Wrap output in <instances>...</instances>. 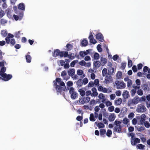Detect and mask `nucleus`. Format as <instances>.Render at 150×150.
<instances>
[{"instance_id": "obj_9", "label": "nucleus", "mask_w": 150, "mask_h": 150, "mask_svg": "<svg viewBox=\"0 0 150 150\" xmlns=\"http://www.w3.org/2000/svg\"><path fill=\"white\" fill-rule=\"evenodd\" d=\"M136 84H134L132 87L134 88L139 89L140 88V85L141 82L139 80L137 79L135 81Z\"/></svg>"}, {"instance_id": "obj_60", "label": "nucleus", "mask_w": 150, "mask_h": 150, "mask_svg": "<svg viewBox=\"0 0 150 150\" xmlns=\"http://www.w3.org/2000/svg\"><path fill=\"white\" fill-rule=\"evenodd\" d=\"M105 104L107 106H111L112 105V103L108 100L106 101Z\"/></svg>"}, {"instance_id": "obj_28", "label": "nucleus", "mask_w": 150, "mask_h": 150, "mask_svg": "<svg viewBox=\"0 0 150 150\" xmlns=\"http://www.w3.org/2000/svg\"><path fill=\"white\" fill-rule=\"evenodd\" d=\"M115 131L118 133H120L121 132V126H115L114 128Z\"/></svg>"}, {"instance_id": "obj_21", "label": "nucleus", "mask_w": 150, "mask_h": 150, "mask_svg": "<svg viewBox=\"0 0 150 150\" xmlns=\"http://www.w3.org/2000/svg\"><path fill=\"white\" fill-rule=\"evenodd\" d=\"M75 70L74 69H69L68 71V75L70 76H72L74 74Z\"/></svg>"}, {"instance_id": "obj_18", "label": "nucleus", "mask_w": 150, "mask_h": 150, "mask_svg": "<svg viewBox=\"0 0 150 150\" xmlns=\"http://www.w3.org/2000/svg\"><path fill=\"white\" fill-rule=\"evenodd\" d=\"M86 90L85 88H82L79 89L78 91L80 95L82 96H83L85 94V91Z\"/></svg>"}, {"instance_id": "obj_16", "label": "nucleus", "mask_w": 150, "mask_h": 150, "mask_svg": "<svg viewBox=\"0 0 150 150\" xmlns=\"http://www.w3.org/2000/svg\"><path fill=\"white\" fill-rule=\"evenodd\" d=\"M91 50H87L86 51H81L79 53L80 55L82 57H84L85 56L88 54Z\"/></svg>"}, {"instance_id": "obj_27", "label": "nucleus", "mask_w": 150, "mask_h": 150, "mask_svg": "<svg viewBox=\"0 0 150 150\" xmlns=\"http://www.w3.org/2000/svg\"><path fill=\"white\" fill-rule=\"evenodd\" d=\"M93 65L95 67L98 68L100 66V63L99 61H97L94 62Z\"/></svg>"}, {"instance_id": "obj_45", "label": "nucleus", "mask_w": 150, "mask_h": 150, "mask_svg": "<svg viewBox=\"0 0 150 150\" xmlns=\"http://www.w3.org/2000/svg\"><path fill=\"white\" fill-rule=\"evenodd\" d=\"M137 119L136 117L134 118L132 121V123L133 125H136L137 122Z\"/></svg>"}, {"instance_id": "obj_61", "label": "nucleus", "mask_w": 150, "mask_h": 150, "mask_svg": "<svg viewBox=\"0 0 150 150\" xmlns=\"http://www.w3.org/2000/svg\"><path fill=\"white\" fill-rule=\"evenodd\" d=\"M26 59L27 62H31V58L30 55H28L26 56Z\"/></svg>"}, {"instance_id": "obj_41", "label": "nucleus", "mask_w": 150, "mask_h": 150, "mask_svg": "<svg viewBox=\"0 0 150 150\" xmlns=\"http://www.w3.org/2000/svg\"><path fill=\"white\" fill-rule=\"evenodd\" d=\"M93 57L95 59H98L99 58L100 55L98 53L96 52L94 53Z\"/></svg>"}, {"instance_id": "obj_54", "label": "nucleus", "mask_w": 150, "mask_h": 150, "mask_svg": "<svg viewBox=\"0 0 150 150\" xmlns=\"http://www.w3.org/2000/svg\"><path fill=\"white\" fill-rule=\"evenodd\" d=\"M120 109L118 107H116L115 108L114 110V112L116 113H118L120 112Z\"/></svg>"}, {"instance_id": "obj_59", "label": "nucleus", "mask_w": 150, "mask_h": 150, "mask_svg": "<svg viewBox=\"0 0 150 150\" xmlns=\"http://www.w3.org/2000/svg\"><path fill=\"white\" fill-rule=\"evenodd\" d=\"M132 65V62L131 60H129L128 61V66L129 67H131Z\"/></svg>"}, {"instance_id": "obj_4", "label": "nucleus", "mask_w": 150, "mask_h": 150, "mask_svg": "<svg viewBox=\"0 0 150 150\" xmlns=\"http://www.w3.org/2000/svg\"><path fill=\"white\" fill-rule=\"evenodd\" d=\"M139 102V98L138 97H135L132 99L129 100L128 102V105L130 106L132 104H137Z\"/></svg>"}, {"instance_id": "obj_50", "label": "nucleus", "mask_w": 150, "mask_h": 150, "mask_svg": "<svg viewBox=\"0 0 150 150\" xmlns=\"http://www.w3.org/2000/svg\"><path fill=\"white\" fill-rule=\"evenodd\" d=\"M114 107L113 106H110L108 108V110L109 112H112L113 111Z\"/></svg>"}, {"instance_id": "obj_47", "label": "nucleus", "mask_w": 150, "mask_h": 150, "mask_svg": "<svg viewBox=\"0 0 150 150\" xmlns=\"http://www.w3.org/2000/svg\"><path fill=\"white\" fill-rule=\"evenodd\" d=\"M100 135H103L106 132V130L105 129H100Z\"/></svg>"}, {"instance_id": "obj_26", "label": "nucleus", "mask_w": 150, "mask_h": 150, "mask_svg": "<svg viewBox=\"0 0 150 150\" xmlns=\"http://www.w3.org/2000/svg\"><path fill=\"white\" fill-rule=\"evenodd\" d=\"M1 34L3 37H5L7 35V32L6 30H2L1 31Z\"/></svg>"}, {"instance_id": "obj_55", "label": "nucleus", "mask_w": 150, "mask_h": 150, "mask_svg": "<svg viewBox=\"0 0 150 150\" xmlns=\"http://www.w3.org/2000/svg\"><path fill=\"white\" fill-rule=\"evenodd\" d=\"M88 82V79L87 78H84L83 81V83L84 85L86 84Z\"/></svg>"}, {"instance_id": "obj_29", "label": "nucleus", "mask_w": 150, "mask_h": 150, "mask_svg": "<svg viewBox=\"0 0 150 150\" xmlns=\"http://www.w3.org/2000/svg\"><path fill=\"white\" fill-rule=\"evenodd\" d=\"M18 8L22 10H24L25 9V6L23 3H21L19 4L18 6Z\"/></svg>"}, {"instance_id": "obj_12", "label": "nucleus", "mask_w": 150, "mask_h": 150, "mask_svg": "<svg viewBox=\"0 0 150 150\" xmlns=\"http://www.w3.org/2000/svg\"><path fill=\"white\" fill-rule=\"evenodd\" d=\"M124 81L127 83V86L129 87H130L132 84V80L128 77H126L124 79Z\"/></svg>"}, {"instance_id": "obj_24", "label": "nucleus", "mask_w": 150, "mask_h": 150, "mask_svg": "<svg viewBox=\"0 0 150 150\" xmlns=\"http://www.w3.org/2000/svg\"><path fill=\"white\" fill-rule=\"evenodd\" d=\"M122 122L124 125H127V126H128L129 125V120L128 118H125L123 119Z\"/></svg>"}, {"instance_id": "obj_33", "label": "nucleus", "mask_w": 150, "mask_h": 150, "mask_svg": "<svg viewBox=\"0 0 150 150\" xmlns=\"http://www.w3.org/2000/svg\"><path fill=\"white\" fill-rule=\"evenodd\" d=\"M122 95L124 98H127L128 97L129 92L127 91H125L123 92Z\"/></svg>"}, {"instance_id": "obj_20", "label": "nucleus", "mask_w": 150, "mask_h": 150, "mask_svg": "<svg viewBox=\"0 0 150 150\" xmlns=\"http://www.w3.org/2000/svg\"><path fill=\"white\" fill-rule=\"evenodd\" d=\"M98 97L100 99L102 100V102L104 103L105 102V96L102 93L99 94Z\"/></svg>"}, {"instance_id": "obj_56", "label": "nucleus", "mask_w": 150, "mask_h": 150, "mask_svg": "<svg viewBox=\"0 0 150 150\" xmlns=\"http://www.w3.org/2000/svg\"><path fill=\"white\" fill-rule=\"evenodd\" d=\"M78 62L77 60H74L72 61L70 64V66L71 67H74L75 64Z\"/></svg>"}, {"instance_id": "obj_53", "label": "nucleus", "mask_w": 150, "mask_h": 150, "mask_svg": "<svg viewBox=\"0 0 150 150\" xmlns=\"http://www.w3.org/2000/svg\"><path fill=\"white\" fill-rule=\"evenodd\" d=\"M73 84V82L71 81H69L67 83V86L69 87H71L72 86Z\"/></svg>"}, {"instance_id": "obj_37", "label": "nucleus", "mask_w": 150, "mask_h": 150, "mask_svg": "<svg viewBox=\"0 0 150 150\" xmlns=\"http://www.w3.org/2000/svg\"><path fill=\"white\" fill-rule=\"evenodd\" d=\"M90 120L92 121H95V117L93 114V113L91 114L90 117Z\"/></svg>"}, {"instance_id": "obj_62", "label": "nucleus", "mask_w": 150, "mask_h": 150, "mask_svg": "<svg viewBox=\"0 0 150 150\" xmlns=\"http://www.w3.org/2000/svg\"><path fill=\"white\" fill-rule=\"evenodd\" d=\"M115 97V95L114 94H112L110 95V99L111 100H114Z\"/></svg>"}, {"instance_id": "obj_30", "label": "nucleus", "mask_w": 150, "mask_h": 150, "mask_svg": "<svg viewBox=\"0 0 150 150\" xmlns=\"http://www.w3.org/2000/svg\"><path fill=\"white\" fill-rule=\"evenodd\" d=\"M81 44L82 46H86L88 44V42L86 40L83 39L82 41Z\"/></svg>"}, {"instance_id": "obj_19", "label": "nucleus", "mask_w": 150, "mask_h": 150, "mask_svg": "<svg viewBox=\"0 0 150 150\" xmlns=\"http://www.w3.org/2000/svg\"><path fill=\"white\" fill-rule=\"evenodd\" d=\"M122 100L121 98H118L114 101V103L115 105H120L122 103Z\"/></svg>"}, {"instance_id": "obj_1", "label": "nucleus", "mask_w": 150, "mask_h": 150, "mask_svg": "<svg viewBox=\"0 0 150 150\" xmlns=\"http://www.w3.org/2000/svg\"><path fill=\"white\" fill-rule=\"evenodd\" d=\"M54 85L56 86L55 88L56 90L59 91L61 89L60 86H65V85L64 83L62 81L61 79L57 78L53 81Z\"/></svg>"}, {"instance_id": "obj_32", "label": "nucleus", "mask_w": 150, "mask_h": 150, "mask_svg": "<svg viewBox=\"0 0 150 150\" xmlns=\"http://www.w3.org/2000/svg\"><path fill=\"white\" fill-rule=\"evenodd\" d=\"M99 110L100 108L98 106H96L94 108V110L95 111V117L96 118L97 117L98 115L97 113L96 112H98L99 111Z\"/></svg>"}, {"instance_id": "obj_52", "label": "nucleus", "mask_w": 150, "mask_h": 150, "mask_svg": "<svg viewBox=\"0 0 150 150\" xmlns=\"http://www.w3.org/2000/svg\"><path fill=\"white\" fill-rule=\"evenodd\" d=\"M144 125L145 127L147 128H149L150 126L149 123L147 121L145 122H144Z\"/></svg>"}, {"instance_id": "obj_64", "label": "nucleus", "mask_w": 150, "mask_h": 150, "mask_svg": "<svg viewBox=\"0 0 150 150\" xmlns=\"http://www.w3.org/2000/svg\"><path fill=\"white\" fill-rule=\"evenodd\" d=\"M75 56L74 54H71L69 55V58L71 59H72L74 58Z\"/></svg>"}, {"instance_id": "obj_35", "label": "nucleus", "mask_w": 150, "mask_h": 150, "mask_svg": "<svg viewBox=\"0 0 150 150\" xmlns=\"http://www.w3.org/2000/svg\"><path fill=\"white\" fill-rule=\"evenodd\" d=\"M68 52H61L60 54V56L61 57H66L68 55Z\"/></svg>"}, {"instance_id": "obj_6", "label": "nucleus", "mask_w": 150, "mask_h": 150, "mask_svg": "<svg viewBox=\"0 0 150 150\" xmlns=\"http://www.w3.org/2000/svg\"><path fill=\"white\" fill-rule=\"evenodd\" d=\"M90 100V98L89 97H87L86 98H82L79 100V103L81 105H83L85 103H88Z\"/></svg>"}, {"instance_id": "obj_34", "label": "nucleus", "mask_w": 150, "mask_h": 150, "mask_svg": "<svg viewBox=\"0 0 150 150\" xmlns=\"http://www.w3.org/2000/svg\"><path fill=\"white\" fill-rule=\"evenodd\" d=\"M122 73L121 71H118L116 74V77L118 79H120L122 78Z\"/></svg>"}, {"instance_id": "obj_2", "label": "nucleus", "mask_w": 150, "mask_h": 150, "mask_svg": "<svg viewBox=\"0 0 150 150\" xmlns=\"http://www.w3.org/2000/svg\"><path fill=\"white\" fill-rule=\"evenodd\" d=\"M114 86L117 89H120L125 88L126 84L123 81H116L115 82Z\"/></svg>"}, {"instance_id": "obj_38", "label": "nucleus", "mask_w": 150, "mask_h": 150, "mask_svg": "<svg viewBox=\"0 0 150 150\" xmlns=\"http://www.w3.org/2000/svg\"><path fill=\"white\" fill-rule=\"evenodd\" d=\"M6 70V69L5 67H2L0 71V75H2L3 74H5V73H4V72H5Z\"/></svg>"}, {"instance_id": "obj_25", "label": "nucleus", "mask_w": 150, "mask_h": 150, "mask_svg": "<svg viewBox=\"0 0 150 150\" xmlns=\"http://www.w3.org/2000/svg\"><path fill=\"white\" fill-rule=\"evenodd\" d=\"M76 84L79 86H81L83 84L82 80L81 79H79L76 82Z\"/></svg>"}, {"instance_id": "obj_43", "label": "nucleus", "mask_w": 150, "mask_h": 150, "mask_svg": "<svg viewBox=\"0 0 150 150\" xmlns=\"http://www.w3.org/2000/svg\"><path fill=\"white\" fill-rule=\"evenodd\" d=\"M139 89L137 91V94L139 96H142L143 94V90L141 89Z\"/></svg>"}, {"instance_id": "obj_3", "label": "nucleus", "mask_w": 150, "mask_h": 150, "mask_svg": "<svg viewBox=\"0 0 150 150\" xmlns=\"http://www.w3.org/2000/svg\"><path fill=\"white\" fill-rule=\"evenodd\" d=\"M68 90L71 99H76L77 97L78 94L74 90V88L71 87L69 88Z\"/></svg>"}, {"instance_id": "obj_42", "label": "nucleus", "mask_w": 150, "mask_h": 150, "mask_svg": "<svg viewBox=\"0 0 150 150\" xmlns=\"http://www.w3.org/2000/svg\"><path fill=\"white\" fill-rule=\"evenodd\" d=\"M107 72V69L106 68H104L102 71V75L103 76H106Z\"/></svg>"}, {"instance_id": "obj_23", "label": "nucleus", "mask_w": 150, "mask_h": 150, "mask_svg": "<svg viewBox=\"0 0 150 150\" xmlns=\"http://www.w3.org/2000/svg\"><path fill=\"white\" fill-rule=\"evenodd\" d=\"M100 60L102 66H104L107 62V60L106 59L101 57Z\"/></svg>"}, {"instance_id": "obj_10", "label": "nucleus", "mask_w": 150, "mask_h": 150, "mask_svg": "<svg viewBox=\"0 0 150 150\" xmlns=\"http://www.w3.org/2000/svg\"><path fill=\"white\" fill-rule=\"evenodd\" d=\"M23 13H20L19 16L16 15H13V17L16 21H20L22 19L23 16Z\"/></svg>"}, {"instance_id": "obj_46", "label": "nucleus", "mask_w": 150, "mask_h": 150, "mask_svg": "<svg viewBox=\"0 0 150 150\" xmlns=\"http://www.w3.org/2000/svg\"><path fill=\"white\" fill-rule=\"evenodd\" d=\"M137 89V88H134L131 90V95L132 96H134V95L135 94L136 92V89Z\"/></svg>"}, {"instance_id": "obj_63", "label": "nucleus", "mask_w": 150, "mask_h": 150, "mask_svg": "<svg viewBox=\"0 0 150 150\" xmlns=\"http://www.w3.org/2000/svg\"><path fill=\"white\" fill-rule=\"evenodd\" d=\"M66 47L67 48V50H69L72 48V46L70 44H68L67 45Z\"/></svg>"}, {"instance_id": "obj_36", "label": "nucleus", "mask_w": 150, "mask_h": 150, "mask_svg": "<svg viewBox=\"0 0 150 150\" xmlns=\"http://www.w3.org/2000/svg\"><path fill=\"white\" fill-rule=\"evenodd\" d=\"M108 71L109 74H113L114 71V69L112 67H110L108 69Z\"/></svg>"}, {"instance_id": "obj_5", "label": "nucleus", "mask_w": 150, "mask_h": 150, "mask_svg": "<svg viewBox=\"0 0 150 150\" xmlns=\"http://www.w3.org/2000/svg\"><path fill=\"white\" fill-rule=\"evenodd\" d=\"M98 89L99 91L102 92L104 93H108L111 92L112 91L111 89H107L101 86H98Z\"/></svg>"}, {"instance_id": "obj_22", "label": "nucleus", "mask_w": 150, "mask_h": 150, "mask_svg": "<svg viewBox=\"0 0 150 150\" xmlns=\"http://www.w3.org/2000/svg\"><path fill=\"white\" fill-rule=\"evenodd\" d=\"M60 52L59 50L58 49L54 51L53 56L54 57H56L58 55L60 56Z\"/></svg>"}, {"instance_id": "obj_49", "label": "nucleus", "mask_w": 150, "mask_h": 150, "mask_svg": "<svg viewBox=\"0 0 150 150\" xmlns=\"http://www.w3.org/2000/svg\"><path fill=\"white\" fill-rule=\"evenodd\" d=\"M97 48L99 52H101L102 51V49L101 47V46L100 45H97Z\"/></svg>"}, {"instance_id": "obj_40", "label": "nucleus", "mask_w": 150, "mask_h": 150, "mask_svg": "<svg viewBox=\"0 0 150 150\" xmlns=\"http://www.w3.org/2000/svg\"><path fill=\"white\" fill-rule=\"evenodd\" d=\"M134 116V114L133 112L130 113L128 115V117L130 119H132Z\"/></svg>"}, {"instance_id": "obj_14", "label": "nucleus", "mask_w": 150, "mask_h": 150, "mask_svg": "<svg viewBox=\"0 0 150 150\" xmlns=\"http://www.w3.org/2000/svg\"><path fill=\"white\" fill-rule=\"evenodd\" d=\"M77 74L80 76H81L82 78H84L86 76V75L83 73V70L81 69H78L76 71Z\"/></svg>"}, {"instance_id": "obj_48", "label": "nucleus", "mask_w": 150, "mask_h": 150, "mask_svg": "<svg viewBox=\"0 0 150 150\" xmlns=\"http://www.w3.org/2000/svg\"><path fill=\"white\" fill-rule=\"evenodd\" d=\"M112 134V131L110 129H108L106 135L108 137H110V136Z\"/></svg>"}, {"instance_id": "obj_15", "label": "nucleus", "mask_w": 150, "mask_h": 150, "mask_svg": "<svg viewBox=\"0 0 150 150\" xmlns=\"http://www.w3.org/2000/svg\"><path fill=\"white\" fill-rule=\"evenodd\" d=\"M116 117L114 113H112L109 115L108 120L110 121H113L115 120Z\"/></svg>"}, {"instance_id": "obj_44", "label": "nucleus", "mask_w": 150, "mask_h": 150, "mask_svg": "<svg viewBox=\"0 0 150 150\" xmlns=\"http://www.w3.org/2000/svg\"><path fill=\"white\" fill-rule=\"evenodd\" d=\"M121 123V121L117 120H116L114 122V123L116 126H121L120 125Z\"/></svg>"}, {"instance_id": "obj_8", "label": "nucleus", "mask_w": 150, "mask_h": 150, "mask_svg": "<svg viewBox=\"0 0 150 150\" xmlns=\"http://www.w3.org/2000/svg\"><path fill=\"white\" fill-rule=\"evenodd\" d=\"M2 77V79L4 81H8L12 77V76L11 75H7L6 74H4L3 75H1Z\"/></svg>"}, {"instance_id": "obj_7", "label": "nucleus", "mask_w": 150, "mask_h": 150, "mask_svg": "<svg viewBox=\"0 0 150 150\" xmlns=\"http://www.w3.org/2000/svg\"><path fill=\"white\" fill-rule=\"evenodd\" d=\"M146 109L143 105H138L137 109V111L138 112H143L146 111Z\"/></svg>"}, {"instance_id": "obj_51", "label": "nucleus", "mask_w": 150, "mask_h": 150, "mask_svg": "<svg viewBox=\"0 0 150 150\" xmlns=\"http://www.w3.org/2000/svg\"><path fill=\"white\" fill-rule=\"evenodd\" d=\"M5 15V13L1 9H0V18L3 17Z\"/></svg>"}, {"instance_id": "obj_39", "label": "nucleus", "mask_w": 150, "mask_h": 150, "mask_svg": "<svg viewBox=\"0 0 150 150\" xmlns=\"http://www.w3.org/2000/svg\"><path fill=\"white\" fill-rule=\"evenodd\" d=\"M145 147V146L142 144H138L137 146V149H143Z\"/></svg>"}, {"instance_id": "obj_11", "label": "nucleus", "mask_w": 150, "mask_h": 150, "mask_svg": "<svg viewBox=\"0 0 150 150\" xmlns=\"http://www.w3.org/2000/svg\"><path fill=\"white\" fill-rule=\"evenodd\" d=\"M140 141V139L138 138L132 139L131 141V144L132 146H134L136 144L139 143Z\"/></svg>"}, {"instance_id": "obj_17", "label": "nucleus", "mask_w": 150, "mask_h": 150, "mask_svg": "<svg viewBox=\"0 0 150 150\" xmlns=\"http://www.w3.org/2000/svg\"><path fill=\"white\" fill-rule=\"evenodd\" d=\"M96 39L100 41L103 42V37L102 34L100 33L96 34Z\"/></svg>"}, {"instance_id": "obj_31", "label": "nucleus", "mask_w": 150, "mask_h": 150, "mask_svg": "<svg viewBox=\"0 0 150 150\" xmlns=\"http://www.w3.org/2000/svg\"><path fill=\"white\" fill-rule=\"evenodd\" d=\"M112 78L110 76H106L105 78V80L107 83H108L112 81Z\"/></svg>"}, {"instance_id": "obj_58", "label": "nucleus", "mask_w": 150, "mask_h": 150, "mask_svg": "<svg viewBox=\"0 0 150 150\" xmlns=\"http://www.w3.org/2000/svg\"><path fill=\"white\" fill-rule=\"evenodd\" d=\"M86 62L85 61L83 60L81 61V62H79V64L82 66H84L85 65Z\"/></svg>"}, {"instance_id": "obj_13", "label": "nucleus", "mask_w": 150, "mask_h": 150, "mask_svg": "<svg viewBox=\"0 0 150 150\" xmlns=\"http://www.w3.org/2000/svg\"><path fill=\"white\" fill-rule=\"evenodd\" d=\"M137 119H140V122L141 124H143L145 120L146 115L144 114H142L140 117H136Z\"/></svg>"}, {"instance_id": "obj_57", "label": "nucleus", "mask_w": 150, "mask_h": 150, "mask_svg": "<svg viewBox=\"0 0 150 150\" xmlns=\"http://www.w3.org/2000/svg\"><path fill=\"white\" fill-rule=\"evenodd\" d=\"M98 127L99 128H103L104 127V125L102 123L100 122L98 124Z\"/></svg>"}]
</instances>
